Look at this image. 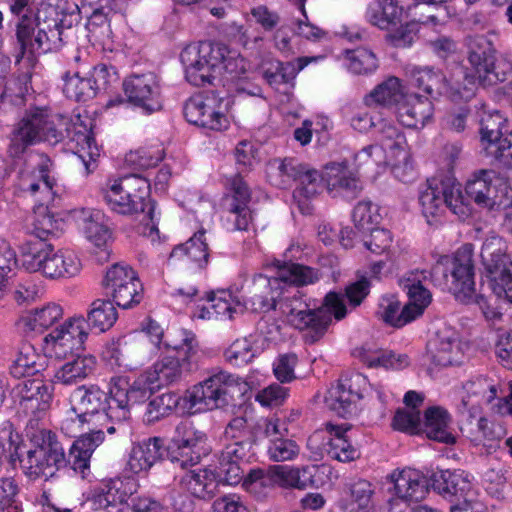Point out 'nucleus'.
<instances>
[{
	"label": "nucleus",
	"instance_id": "f257e3e1",
	"mask_svg": "<svg viewBox=\"0 0 512 512\" xmlns=\"http://www.w3.org/2000/svg\"><path fill=\"white\" fill-rule=\"evenodd\" d=\"M31 3L32 0H7L9 10L16 19L18 52L15 55V63L20 64L25 60L27 64V70L16 79L19 89L15 95L21 98L30 88L31 69L36 62L34 53L58 49L63 42V30L72 28L80 21L78 6L67 0L41 3L36 13Z\"/></svg>",
	"mask_w": 512,
	"mask_h": 512
},
{
	"label": "nucleus",
	"instance_id": "f03ea898",
	"mask_svg": "<svg viewBox=\"0 0 512 512\" xmlns=\"http://www.w3.org/2000/svg\"><path fill=\"white\" fill-rule=\"evenodd\" d=\"M226 45L201 42L185 47L180 59L185 67V77L194 86L212 84L223 71L236 72L238 61Z\"/></svg>",
	"mask_w": 512,
	"mask_h": 512
},
{
	"label": "nucleus",
	"instance_id": "7ed1b4c3",
	"mask_svg": "<svg viewBox=\"0 0 512 512\" xmlns=\"http://www.w3.org/2000/svg\"><path fill=\"white\" fill-rule=\"evenodd\" d=\"M280 309L287 321L296 329L310 331L311 342L319 340L332 322V314L335 319L341 320L347 314L343 295L329 292L324 299V306L316 310L309 309L308 305L300 298H285Z\"/></svg>",
	"mask_w": 512,
	"mask_h": 512
},
{
	"label": "nucleus",
	"instance_id": "20e7f679",
	"mask_svg": "<svg viewBox=\"0 0 512 512\" xmlns=\"http://www.w3.org/2000/svg\"><path fill=\"white\" fill-rule=\"evenodd\" d=\"M248 391L246 381L225 371H220L193 386L187 392L190 407L198 409L220 408L224 410L241 406Z\"/></svg>",
	"mask_w": 512,
	"mask_h": 512
},
{
	"label": "nucleus",
	"instance_id": "39448f33",
	"mask_svg": "<svg viewBox=\"0 0 512 512\" xmlns=\"http://www.w3.org/2000/svg\"><path fill=\"white\" fill-rule=\"evenodd\" d=\"M460 187V183L449 175L427 180L420 190L419 203L429 225L440 222L447 208L461 220L470 216L471 210L463 201Z\"/></svg>",
	"mask_w": 512,
	"mask_h": 512
},
{
	"label": "nucleus",
	"instance_id": "423d86ee",
	"mask_svg": "<svg viewBox=\"0 0 512 512\" xmlns=\"http://www.w3.org/2000/svg\"><path fill=\"white\" fill-rule=\"evenodd\" d=\"M22 266L29 272H41L48 278L72 277L81 268L73 251L54 247L41 240H29L21 246Z\"/></svg>",
	"mask_w": 512,
	"mask_h": 512
},
{
	"label": "nucleus",
	"instance_id": "0eeeda50",
	"mask_svg": "<svg viewBox=\"0 0 512 512\" xmlns=\"http://www.w3.org/2000/svg\"><path fill=\"white\" fill-rule=\"evenodd\" d=\"M425 272L435 286L448 288L456 297H470L475 286L472 246L464 245L453 255L441 256Z\"/></svg>",
	"mask_w": 512,
	"mask_h": 512
},
{
	"label": "nucleus",
	"instance_id": "6e6552de",
	"mask_svg": "<svg viewBox=\"0 0 512 512\" xmlns=\"http://www.w3.org/2000/svg\"><path fill=\"white\" fill-rule=\"evenodd\" d=\"M26 436L34 446L25 452V458L21 460V468L29 478H49L66 467L64 448L55 433L36 429L27 430Z\"/></svg>",
	"mask_w": 512,
	"mask_h": 512
},
{
	"label": "nucleus",
	"instance_id": "1a4fd4ad",
	"mask_svg": "<svg viewBox=\"0 0 512 512\" xmlns=\"http://www.w3.org/2000/svg\"><path fill=\"white\" fill-rule=\"evenodd\" d=\"M423 279H426L425 271L411 272L402 279L400 285L408 296L407 303L401 308L399 301L383 299L378 317L390 326L401 328L421 316L432 300L430 291L421 283Z\"/></svg>",
	"mask_w": 512,
	"mask_h": 512
},
{
	"label": "nucleus",
	"instance_id": "9d476101",
	"mask_svg": "<svg viewBox=\"0 0 512 512\" xmlns=\"http://www.w3.org/2000/svg\"><path fill=\"white\" fill-rule=\"evenodd\" d=\"M181 336V343L165 341V346L171 350L146 372L149 383H154L156 387L170 385L178 382L185 372L198 368L199 356L194 336L186 331H181Z\"/></svg>",
	"mask_w": 512,
	"mask_h": 512
},
{
	"label": "nucleus",
	"instance_id": "9b49d317",
	"mask_svg": "<svg viewBox=\"0 0 512 512\" xmlns=\"http://www.w3.org/2000/svg\"><path fill=\"white\" fill-rule=\"evenodd\" d=\"M467 61L483 86L504 82L512 72V61L502 57L496 63L497 50L485 35H468L464 40Z\"/></svg>",
	"mask_w": 512,
	"mask_h": 512
},
{
	"label": "nucleus",
	"instance_id": "f8f14e48",
	"mask_svg": "<svg viewBox=\"0 0 512 512\" xmlns=\"http://www.w3.org/2000/svg\"><path fill=\"white\" fill-rule=\"evenodd\" d=\"M69 135L68 128H57L56 124L47 113V110L35 108L26 113L13 131L9 153L12 157H18L25 152L28 146L45 141L49 144H57Z\"/></svg>",
	"mask_w": 512,
	"mask_h": 512
},
{
	"label": "nucleus",
	"instance_id": "ddd939ff",
	"mask_svg": "<svg viewBox=\"0 0 512 512\" xmlns=\"http://www.w3.org/2000/svg\"><path fill=\"white\" fill-rule=\"evenodd\" d=\"M480 256L494 296L512 303V260L506 242L496 235L486 238Z\"/></svg>",
	"mask_w": 512,
	"mask_h": 512
},
{
	"label": "nucleus",
	"instance_id": "4468645a",
	"mask_svg": "<svg viewBox=\"0 0 512 512\" xmlns=\"http://www.w3.org/2000/svg\"><path fill=\"white\" fill-rule=\"evenodd\" d=\"M231 105L232 99L228 95L220 96L216 91H209L205 96L192 97L186 101L183 113L191 124L221 131L229 126L226 114Z\"/></svg>",
	"mask_w": 512,
	"mask_h": 512
},
{
	"label": "nucleus",
	"instance_id": "2eb2a0df",
	"mask_svg": "<svg viewBox=\"0 0 512 512\" xmlns=\"http://www.w3.org/2000/svg\"><path fill=\"white\" fill-rule=\"evenodd\" d=\"M460 430L474 446L486 448L488 453L495 451L498 442L505 434L501 424L490 422L481 416L480 408L476 403H470L468 400L457 405Z\"/></svg>",
	"mask_w": 512,
	"mask_h": 512
},
{
	"label": "nucleus",
	"instance_id": "dca6fc26",
	"mask_svg": "<svg viewBox=\"0 0 512 512\" xmlns=\"http://www.w3.org/2000/svg\"><path fill=\"white\" fill-rule=\"evenodd\" d=\"M20 409L30 416L25 431L41 429L39 421L50 409L54 387L40 378L25 379L14 388Z\"/></svg>",
	"mask_w": 512,
	"mask_h": 512
},
{
	"label": "nucleus",
	"instance_id": "f3484780",
	"mask_svg": "<svg viewBox=\"0 0 512 512\" xmlns=\"http://www.w3.org/2000/svg\"><path fill=\"white\" fill-rule=\"evenodd\" d=\"M269 169L278 173L283 185L290 181L298 182L293 198L312 199L319 193L322 181H325L324 173L320 174L318 170L296 158L274 159L270 162Z\"/></svg>",
	"mask_w": 512,
	"mask_h": 512
},
{
	"label": "nucleus",
	"instance_id": "a211bd4d",
	"mask_svg": "<svg viewBox=\"0 0 512 512\" xmlns=\"http://www.w3.org/2000/svg\"><path fill=\"white\" fill-rule=\"evenodd\" d=\"M278 278L255 274L241 287L240 298L236 304L255 313H267L275 310L280 295Z\"/></svg>",
	"mask_w": 512,
	"mask_h": 512
},
{
	"label": "nucleus",
	"instance_id": "6ab92c4d",
	"mask_svg": "<svg viewBox=\"0 0 512 512\" xmlns=\"http://www.w3.org/2000/svg\"><path fill=\"white\" fill-rule=\"evenodd\" d=\"M123 90L127 101L145 114L162 109L160 85L153 73L130 75L123 81Z\"/></svg>",
	"mask_w": 512,
	"mask_h": 512
},
{
	"label": "nucleus",
	"instance_id": "aec40b11",
	"mask_svg": "<svg viewBox=\"0 0 512 512\" xmlns=\"http://www.w3.org/2000/svg\"><path fill=\"white\" fill-rule=\"evenodd\" d=\"M431 487L451 503L450 510L457 506H470L474 492L471 482L460 471L440 470L431 476Z\"/></svg>",
	"mask_w": 512,
	"mask_h": 512
},
{
	"label": "nucleus",
	"instance_id": "412c9836",
	"mask_svg": "<svg viewBox=\"0 0 512 512\" xmlns=\"http://www.w3.org/2000/svg\"><path fill=\"white\" fill-rule=\"evenodd\" d=\"M71 409L79 422L88 423L99 415L109 418V397L106 391L96 384L78 386L70 396Z\"/></svg>",
	"mask_w": 512,
	"mask_h": 512
},
{
	"label": "nucleus",
	"instance_id": "4be33fe9",
	"mask_svg": "<svg viewBox=\"0 0 512 512\" xmlns=\"http://www.w3.org/2000/svg\"><path fill=\"white\" fill-rule=\"evenodd\" d=\"M365 382L361 375L339 379L325 396L327 407L338 416L346 418L356 413L357 403L362 399L360 384Z\"/></svg>",
	"mask_w": 512,
	"mask_h": 512
},
{
	"label": "nucleus",
	"instance_id": "5701e85b",
	"mask_svg": "<svg viewBox=\"0 0 512 512\" xmlns=\"http://www.w3.org/2000/svg\"><path fill=\"white\" fill-rule=\"evenodd\" d=\"M118 189L126 193L129 201L136 204L142 210V218L140 223L144 225L145 229L150 230V235L153 232H158L157 223L154 221V203L149 199L150 183L138 174H131L120 179Z\"/></svg>",
	"mask_w": 512,
	"mask_h": 512
},
{
	"label": "nucleus",
	"instance_id": "b1692460",
	"mask_svg": "<svg viewBox=\"0 0 512 512\" xmlns=\"http://www.w3.org/2000/svg\"><path fill=\"white\" fill-rule=\"evenodd\" d=\"M88 337L86 321L83 317H75L67 320L61 328H56L44 338L47 344H52L59 355H74L82 350Z\"/></svg>",
	"mask_w": 512,
	"mask_h": 512
},
{
	"label": "nucleus",
	"instance_id": "393cba45",
	"mask_svg": "<svg viewBox=\"0 0 512 512\" xmlns=\"http://www.w3.org/2000/svg\"><path fill=\"white\" fill-rule=\"evenodd\" d=\"M327 189L334 197L353 200L363 189L360 179L348 168L346 162H331L324 168Z\"/></svg>",
	"mask_w": 512,
	"mask_h": 512
},
{
	"label": "nucleus",
	"instance_id": "a878e982",
	"mask_svg": "<svg viewBox=\"0 0 512 512\" xmlns=\"http://www.w3.org/2000/svg\"><path fill=\"white\" fill-rule=\"evenodd\" d=\"M31 162L34 165L19 172L16 187L21 192H29L34 195L41 188L51 191L54 186V178L49 172L52 167V160L45 154L31 155Z\"/></svg>",
	"mask_w": 512,
	"mask_h": 512
},
{
	"label": "nucleus",
	"instance_id": "bb28decb",
	"mask_svg": "<svg viewBox=\"0 0 512 512\" xmlns=\"http://www.w3.org/2000/svg\"><path fill=\"white\" fill-rule=\"evenodd\" d=\"M74 62L77 64V67L73 74L70 75V71H68L63 76V92L71 100L86 102L97 96V92L88 75L91 62L87 55L82 57L79 54L74 57Z\"/></svg>",
	"mask_w": 512,
	"mask_h": 512
},
{
	"label": "nucleus",
	"instance_id": "cd10ccee",
	"mask_svg": "<svg viewBox=\"0 0 512 512\" xmlns=\"http://www.w3.org/2000/svg\"><path fill=\"white\" fill-rule=\"evenodd\" d=\"M105 434L102 430H92L81 435L70 447L66 456V466H70L75 472L85 478L90 473V460L93 452L104 441Z\"/></svg>",
	"mask_w": 512,
	"mask_h": 512
},
{
	"label": "nucleus",
	"instance_id": "c85d7f7f",
	"mask_svg": "<svg viewBox=\"0 0 512 512\" xmlns=\"http://www.w3.org/2000/svg\"><path fill=\"white\" fill-rule=\"evenodd\" d=\"M397 499L405 501H421L429 492L431 478L428 479L420 471L406 468L401 471H394L391 476Z\"/></svg>",
	"mask_w": 512,
	"mask_h": 512
},
{
	"label": "nucleus",
	"instance_id": "c756f323",
	"mask_svg": "<svg viewBox=\"0 0 512 512\" xmlns=\"http://www.w3.org/2000/svg\"><path fill=\"white\" fill-rule=\"evenodd\" d=\"M231 193L228 211L234 216L235 229L246 231L252 221L251 192L240 173L231 179Z\"/></svg>",
	"mask_w": 512,
	"mask_h": 512
},
{
	"label": "nucleus",
	"instance_id": "7c9ffc66",
	"mask_svg": "<svg viewBox=\"0 0 512 512\" xmlns=\"http://www.w3.org/2000/svg\"><path fill=\"white\" fill-rule=\"evenodd\" d=\"M96 357L91 354H75L59 367L54 374V382L70 386L77 385L92 375L96 369Z\"/></svg>",
	"mask_w": 512,
	"mask_h": 512
},
{
	"label": "nucleus",
	"instance_id": "2f4dec72",
	"mask_svg": "<svg viewBox=\"0 0 512 512\" xmlns=\"http://www.w3.org/2000/svg\"><path fill=\"white\" fill-rule=\"evenodd\" d=\"M309 62L310 59L307 57L297 58L296 63L271 60L263 64L262 77L276 90H279L280 86L284 84L293 86L296 75L304 69Z\"/></svg>",
	"mask_w": 512,
	"mask_h": 512
},
{
	"label": "nucleus",
	"instance_id": "473e14b6",
	"mask_svg": "<svg viewBox=\"0 0 512 512\" xmlns=\"http://www.w3.org/2000/svg\"><path fill=\"white\" fill-rule=\"evenodd\" d=\"M180 486L193 497L211 499L218 492L219 480L211 469L190 470L181 478Z\"/></svg>",
	"mask_w": 512,
	"mask_h": 512
},
{
	"label": "nucleus",
	"instance_id": "72a5a7b5",
	"mask_svg": "<svg viewBox=\"0 0 512 512\" xmlns=\"http://www.w3.org/2000/svg\"><path fill=\"white\" fill-rule=\"evenodd\" d=\"M450 421L451 417L446 409L439 406L429 407L424 413L422 431L429 439L445 444H454L456 438L448 431Z\"/></svg>",
	"mask_w": 512,
	"mask_h": 512
},
{
	"label": "nucleus",
	"instance_id": "f704fd0d",
	"mask_svg": "<svg viewBox=\"0 0 512 512\" xmlns=\"http://www.w3.org/2000/svg\"><path fill=\"white\" fill-rule=\"evenodd\" d=\"M433 115V104L427 97L410 96L398 109L399 121L408 128L423 127Z\"/></svg>",
	"mask_w": 512,
	"mask_h": 512
},
{
	"label": "nucleus",
	"instance_id": "c9c22d12",
	"mask_svg": "<svg viewBox=\"0 0 512 512\" xmlns=\"http://www.w3.org/2000/svg\"><path fill=\"white\" fill-rule=\"evenodd\" d=\"M317 472L318 467L316 465L301 467L278 465L273 468V474L282 487L300 490L315 484L314 477Z\"/></svg>",
	"mask_w": 512,
	"mask_h": 512
},
{
	"label": "nucleus",
	"instance_id": "e433bc0d",
	"mask_svg": "<svg viewBox=\"0 0 512 512\" xmlns=\"http://www.w3.org/2000/svg\"><path fill=\"white\" fill-rule=\"evenodd\" d=\"M102 215L99 211H91L90 209H81L78 211L77 219L83 221V231L86 238L97 248L105 253L107 258L108 243L111 241V231L104 225L100 219Z\"/></svg>",
	"mask_w": 512,
	"mask_h": 512
},
{
	"label": "nucleus",
	"instance_id": "4c0bfd02",
	"mask_svg": "<svg viewBox=\"0 0 512 512\" xmlns=\"http://www.w3.org/2000/svg\"><path fill=\"white\" fill-rule=\"evenodd\" d=\"M109 419L122 422L129 418V382L126 377L115 376L110 379Z\"/></svg>",
	"mask_w": 512,
	"mask_h": 512
},
{
	"label": "nucleus",
	"instance_id": "58836bf2",
	"mask_svg": "<svg viewBox=\"0 0 512 512\" xmlns=\"http://www.w3.org/2000/svg\"><path fill=\"white\" fill-rule=\"evenodd\" d=\"M495 173L491 170L481 169L474 172L467 180L465 192L468 198L478 206L486 208L496 184L493 182Z\"/></svg>",
	"mask_w": 512,
	"mask_h": 512
},
{
	"label": "nucleus",
	"instance_id": "ea45409f",
	"mask_svg": "<svg viewBox=\"0 0 512 512\" xmlns=\"http://www.w3.org/2000/svg\"><path fill=\"white\" fill-rule=\"evenodd\" d=\"M62 315V308L58 304L50 303L42 308L29 311L21 317L20 323L26 333L40 334L61 319Z\"/></svg>",
	"mask_w": 512,
	"mask_h": 512
},
{
	"label": "nucleus",
	"instance_id": "a19ab883",
	"mask_svg": "<svg viewBox=\"0 0 512 512\" xmlns=\"http://www.w3.org/2000/svg\"><path fill=\"white\" fill-rule=\"evenodd\" d=\"M444 78L440 70L430 66L414 67L410 74L411 84L431 98L441 96V91L445 88Z\"/></svg>",
	"mask_w": 512,
	"mask_h": 512
},
{
	"label": "nucleus",
	"instance_id": "79ce46f5",
	"mask_svg": "<svg viewBox=\"0 0 512 512\" xmlns=\"http://www.w3.org/2000/svg\"><path fill=\"white\" fill-rule=\"evenodd\" d=\"M402 8L394 0H374L368 6V20L380 29H389L400 21Z\"/></svg>",
	"mask_w": 512,
	"mask_h": 512
},
{
	"label": "nucleus",
	"instance_id": "37998d69",
	"mask_svg": "<svg viewBox=\"0 0 512 512\" xmlns=\"http://www.w3.org/2000/svg\"><path fill=\"white\" fill-rule=\"evenodd\" d=\"M477 81L478 78L475 74H469L463 68H460L458 73L450 79L444 78L445 88L441 91V95L447 96L454 102L468 100L474 95Z\"/></svg>",
	"mask_w": 512,
	"mask_h": 512
},
{
	"label": "nucleus",
	"instance_id": "c03bdc74",
	"mask_svg": "<svg viewBox=\"0 0 512 512\" xmlns=\"http://www.w3.org/2000/svg\"><path fill=\"white\" fill-rule=\"evenodd\" d=\"M63 225V220L56 218L47 206L39 205L34 209L30 233L37 238L36 240L46 242L49 236H57Z\"/></svg>",
	"mask_w": 512,
	"mask_h": 512
},
{
	"label": "nucleus",
	"instance_id": "a18cd8bd",
	"mask_svg": "<svg viewBox=\"0 0 512 512\" xmlns=\"http://www.w3.org/2000/svg\"><path fill=\"white\" fill-rule=\"evenodd\" d=\"M115 304L108 299H96L87 312L86 325L98 329L100 332L109 330L118 318Z\"/></svg>",
	"mask_w": 512,
	"mask_h": 512
},
{
	"label": "nucleus",
	"instance_id": "49530a36",
	"mask_svg": "<svg viewBox=\"0 0 512 512\" xmlns=\"http://www.w3.org/2000/svg\"><path fill=\"white\" fill-rule=\"evenodd\" d=\"M432 360L436 365L449 366L456 361L458 354V341L453 332H438L436 338L430 342Z\"/></svg>",
	"mask_w": 512,
	"mask_h": 512
},
{
	"label": "nucleus",
	"instance_id": "de8ad7c7",
	"mask_svg": "<svg viewBox=\"0 0 512 512\" xmlns=\"http://www.w3.org/2000/svg\"><path fill=\"white\" fill-rule=\"evenodd\" d=\"M181 397L175 392H166L150 399L144 413V420L153 424L169 416L178 407Z\"/></svg>",
	"mask_w": 512,
	"mask_h": 512
},
{
	"label": "nucleus",
	"instance_id": "09e8293b",
	"mask_svg": "<svg viewBox=\"0 0 512 512\" xmlns=\"http://www.w3.org/2000/svg\"><path fill=\"white\" fill-rule=\"evenodd\" d=\"M504 123L505 119L498 111L493 113H484L480 118V138L483 143H487L485 149L490 155L491 150L496 149L498 142L503 139L502 129Z\"/></svg>",
	"mask_w": 512,
	"mask_h": 512
},
{
	"label": "nucleus",
	"instance_id": "8fccbe9b",
	"mask_svg": "<svg viewBox=\"0 0 512 512\" xmlns=\"http://www.w3.org/2000/svg\"><path fill=\"white\" fill-rule=\"evenodd\" d=\"M403 98V92L400 80L397 77H389L377 85L367 96V104L375 103L376 105L390 107L398 104Z\"/></svg>",
	"mask_w": 512,
	"mask_h": 512
},
{
	"label": "nucleus",
	"instance_id": "3c124183",
	"mask_svg": "<svg viewBox=\"0 0 512 512\" xmlns=\"http://www.w3.org/2000/svg\"><path fill=\"white\" fill-rule=\"evenodd\" d=\"M466 395L462 396L459 403L468 400L470 403H476L481 409V404L491 403L497 396V386L491 383L485 377H477L469 380L463 385Z\"/></svg>",
	"mask_w": 512,
	"mask_h": 512
},
{
	"label": "nucleus",
	"instance_id": "603ef678",
	"mask_svg": "<svg viewBox=\"0 0 512 512\" xmlns=\"http://www.w3.org/2000/svg\"><path fill=\"white\" fill-rule=\"evenodd\" d=\"M40 356L29 343L21 345L16 359L10 366V373L15 378L28 377L37 374L42 364H38Z\"/></svg>",
	"mask_w": 512,
	"mask_h": 512
},
{
	"label": "nucleus",
	"instance_id": "864d4df0",
	"mask_svg": "<svg viewBox=\"0 0 512 512\" xmlns=\"http://www.w3.org/2000/svg\"><path fill=\"white\" fill-rule=\"evenodd\" d=\"M372 134L380 143L379 147L384 151L386 149L391 151L403 149L405 136L391 121L377 117Z\"/></svg>",
	"mask_w": 512,
	"mask_h": 512
},
{
	"label": "nucleus",
	"instance_id": "5fc2aeb1",
	"mask_svg": "<svg viewBox=\"0 0 512 512\" xmlns=\"http://www.w3.org/2000/svg\"><path fill=\"white\" fill-rule=\"evenodd\" d=\"M206 435L198 430L192 422H180L173 433V436L166 448L192 447L204 448Z\"/></svg>",
	"mask_w": 512,
	"mask_h": 512
},
{
	"label": "nucleus",
	"instance_id": "6e6d98bb",
	"mask_svg": "<svg viewBox=\"0 0 512 512\" xmlns=\"http://www.w3.org/2000/svg\"><path fill=\"white\" fill-rule=\"evenodd\" d=\"M252 441L257 444L262 439H267L269 443L279 436H287L288 428L286 424L278 417H261L253 426H251Z\"/></svg>",
	"mask_w": 512,
	"mask_h": 512
},
{
	"label": "nucleus",
	"instance_id": "4d7b16f0",
	"mask_svg": "<svg viewBox=\"0 0 512 512\" xmlns=\"http://www.w3.org/2000/svg\"><path fill=\"white\" fill-rule=\"evenodd\" d=\"M94 497L96 508L104 509L107 512H131L130 503L126 493L119 492L116 483L106 486Z\"/></svg>",
	"mask_w": 512,
	"mask_h": 512
},
{
	"label": "nucleus",
	"instance_id": "13d9d810",
	"mask_svg": "<svg viewBox=\"0 0 512 512\" xmlns=\"http://www.w3.org/2000/svg\"><path fill=\"white\" fill-rule=\"evenodd\" d=\"M205 230L201 229L196 232L186 243L176 246L170 257H176L178 255H187L191 260L199 263L206 264L208 260V245L205 239Z\"/></svg>",
	"mask_w": 512,
	"mask_h": 512
},
{
	"label": "nucleus",
	"instance_id": "bf43d9fd",
	"mask_svg": "<svg viewBox=\"0 0 512 512\" xmlns=\"http://www.w3.org/2000/svg\"><path fill=\"white\" fill-rule=\"evenodd\" d=\"M348 69L356 75H368L378 68V59L369 49L359 47L346 51Z\"/></svg>",
	"mask_w": 512,
	"mask_h": 512
},
{
	"label": "nucleus",
	"instance_id": "052dcab7",
	"mask_svg": "<svg viewBox=\"0 0 512 512\" xmlns=\"http://www.w3.org/2000/svg\"><path fill=\"white\" fill-rule=\"evenodd\" d=\"M140 290L141 284L136 277L134 280L129 281V284L127 283L120 288L105 292V295L111 298V302L118 307L128 309L140 303L142 299Z\"/></svg>",
	"mask_w": 512,
	"mask_h": 512
},
{
	"label": "nucleus",
	"instance_id": "680f3d73",
	"mask_svg": "<svg viewBox=\"0 0 512 512\" xmlns=\"http://www.w3.org/2000/svg\"><path fill=\"white\" fill-rule=\"evenodd\" d=\"M279 280L298 286L312 284L318 280L313 268L298 263H285L279 270Z\"/></svg>",
	"mask_w": 512,
	"mask_h": 512
},
{
	"label": "nucleus",
	"instance_id": "e2e57ef3",
	"mask_svg": "<svg viewBox=\"0 0 512 512\" xmlns=\"http://www.w3.org/2000/svg\"><path fill=\"white\" fill-rule=\"evenodd\" d=\"M435 21L436 17L434 15H430L426 19H419L418 22H408L391 31L387 35V39L396 48L409 47L418 37L419 22L428 23Z\"/></svg>",
	"mask_w": 512,
	"mask_h": 512
},
{
	"label": "nucleus",
	"instance_id": "0e129e2a",
	"mask_svg": "<svg viewBox=\"0 0 512 512\" xmlns=\"http://www.w3.org/2000/svg\"><path fill=\"white\" fill-rule=\"evenodd\" d=\"M104 199L113 211L123 215H135L139 221L142 218V210L127 199L126 193L118 189L117 183L104 193Z\"/></svg>",
	"mask_w": 512,
	"mask_h": 512
},
{
	"label": "nucleus",
	"instance_id": "69168bd1",
	"mask_svg": "<svg viewBox=\"0 0 512 512\" xmlns=\"http://www.w3.org/2000/svg\"><path fill=\"white\" fill-rule=\"evenodd\" d=\"M361 360L369 367H383L401 369L408 364L406 355L398 357L392 351L379 350L375 352L364 351Z\"/></svg>",
	"mask_w": 512,
	"mask_h": 512
},
{
	"label": "nucleus",
	"instance_id": "338daca9",
	"mask_svg": "<svg viewBox=\"0 0 512 512\" xmlns=\"http://www.w3.org/2000/svg\"><path fill=\"white\" fill-rule=\"evenodd\" d=\"M352 219L355 228L359 232H364L370 229L371 225L378 224L381 216L378 213V207L371 201H360L354 207Z\"/></svg>",
	"mask_w": 512,
	"mask_h": 512
},
{
	"label": "nucleus",
	"instance_id": "774afa93",
	"mask_svg": "<svg viewBox=\"0 0 512 512\" xmlns=\"http://www.w3.org/2000/svg\"><path fill=\"white\" fill-rule=\"evenodd\" d=\"M299 446L287 436H279L267 446V455L274 462H283L294 459L299 454Z\"/></svg>",
	"mask_w": 512,
	"mask_h": 512
}]
</instances>
